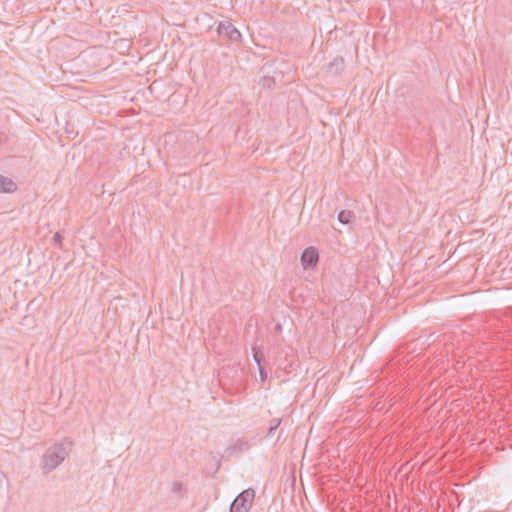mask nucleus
I'll list each match as a JSON object with an SVG mask.
<instances>
[{"label":"nucleus","mask_w":512,"mask_h":512,"mask_svg":"<svg viewBox=\"0 0 512 512\" xmlns=\"http://www.w3.org/2000/svg\"><path fill=\"white\" fill-rule=\"evenodd\" d=\"M73 441L64 438L61 442L49 447L41 457L40 468L44 474H49L60 466L71 452Z\"/></svg>","instance_id":"1"},{"label":"nucleus","mask_w":512,"mask_h":512,"mask_svg":"<svg viewBox=\"0 0 512 512\" xmlns=\"http://www.w3.org/2000/svg\"><path fill=\"white\" fill-rule=\"evenodd\" d=\"M255 498V491L248 488L241 492L232 502L230 512H249Z\"/></svg>","instance_id":"2"},{"label":"nucleus","mask_w":512,"mask_h":512,"mask_svg":"<svg viewBox=\"0 0 512 512\" xmlns=\"http://www.w3.org/2000/svg\"><path fill=\"white\" fill-rule=\"evenodd\" d=\"M217 32L221 37H225L233 42L241 40V33L238 29L229 21H221L218 24Z\"/></svg>","instance_id":"3"},{"label":"nucleus","mask_w":512,"mask_h":512,"mask_svg":"<svg viewBox=\"0 0 512 512\" xmlns=\"http://www.w3.org/2000/svg\"><path fill=\"white\" fill-rule=\"evenodd\" d=\"M319 259L318 251L315 247H307L301 254V264L305 269L314 267Z\"/></svg>","instance_id":"4"},{"label":"nucleus","mask_w":512,"mask_h":512,"mask_svg":"<svg viewBox=\"0 0 512 512\" xmlns=\"http://www.w3.org/2000/svg\"><path fill=\"white\" fill-rule=\"evenodd\" d=\"M17 189V184L11 178L0 174V193H14Z\"/></svg>","instance_id":"5"},{"label":"nucleus","mask_w":512,"mask_h":512,"mask_svg":"<svg viewBox=\"0 0 512 512\" xmlns=\"http://www.w3.org/2000/svg\"><path fill=\"white\" fill-rule=\"evenodd\" d=\"M345 68V61L343 57H336L327 66V72L332 75L340 74Z\"/></svg>","instance_id":"6"},{"label":"nucleus","mask_w":512,"mask_h":512,"mask_svg":"<svg viewBox=\"0 0 512 512\" xmlns=\"http://www.w3.org/2000/svg\"><path fill=\"white\" fill-rule=\"evenodd\" d=\"M187 489L184 484L180 481H173L171 484V492L182 497L186 493Z\"/></svg>","instance_id":"7"},{"label":"nucleus","mask_w":512,"mask_h":512,"mask_svg":"<svg viewBox=\"0 0 512 512\" xmlns=\"http://www.w3.org/2000/svg\"><path fill=\"white\" fill-rule=\"evenodd\" d=\"M353 217H354V214L350 210H341L338 213V220L342 224H349Z\"/></svg>","instance_id":"8"},{"label":"nucleus","mask_w":512,"mask_h":512,"mask_svg":"<svg viewBox=\"0 0 512 512\" xmlns=\"http://www.w3.org/2000/svg\"><path fill=\"white\" fill-rule=\"evenodd\" d=\"M281 424V419L273 418L269 421V429L265 436V438H270L274 435L275 431L279 428Z\"/></svg>","instance_id":"9"},{"label":"nucleus","mask_w":512,"mask_h":512,"mask_svg":"<svg viewBox=\"0 0 512 512\" xmlns=\"http://www.w3.org/2000/svg\"><path fill=\"white\" fill-rule=\"evenodd\" d=\"M253 358L258 366H262L261 363L264 359V353L258 347H253Z\"/></svg>","instance_id":"10"},{"label":"nucleus","mask_w":512,"mask_h":512,"mask_svg":"<svg viewBox=\"0 0 512 512\" xmlns=\"http://www.w3.org/2000/svg\"><path fill=\"white\" fill-rule=\"evenodd\" d=\"M62 239H63V237H62L61 233L60 232H56L54 234V237H53V242L55 244H58L61 247Z\"/></svg>","instance_id":"11"},{"label":"nucleus","mask_w":512,"mask_h":512,"mask_svg":"<svg viewBox=\"0 0 512 512\" xmlns=\"http://www.w3.org/2000/svg\"><path fill=\"white\" fill-rule=\"evenodd\" d=\"M258 368H259V376H260L261 382L266 381L267 372L265 371V369L262 366H258Z\"/></svg>","instance_id":"12"},{"label":"nucleus","mask_w":512,"mask_h":512,"mask_svg":"<svg viewBox=\"0 0 512 512\" xmlns=\"http://www.w3.org/2000/svg\"><path fill=\"white\" fill-rule=\"evenodd\" d=\"M8 136L5 133H0V145L7 143Z\"/></svg>","instance_id":"13"},{"label":"nucleus","mask_w":512,"mask_h":512,"mask_svg":"<svg viewBox=\"0 0 512 512\" xmlns=\"http://www.w3.org/2000/svg\"><path fill=\"white\" fill-rule=\"evenodd\" d=\"M281 329V326L280 324L277 325V330H280Z\"/></svg>","instance_id":"14"}]
</instances>
